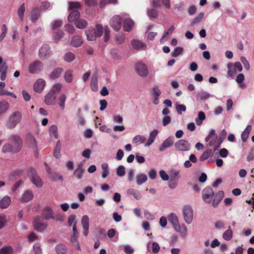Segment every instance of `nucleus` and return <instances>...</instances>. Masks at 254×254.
<instances>
[{"label": "nucleus", "mask_w": 254, "mask_h": 254, "mask_svg": "<svg viewBox=\"0 0 254 254\" xmlns=\"http://www.w3.org/2000/svg\"><path fill=\"white\" fill-rule=\"evenodd\" d=\"M8 140L10 143L5 144L2 148V151L3 153H17L20 151L23 142L20 136L17 134L11 135Z\"/></svg>", "instance_id": "1"}, {"label": "nucleus", "mask_w": 254, "mask_h": 254, "mask_svg": "<svg viewBox=\"0 0 254 254\" xmlns=\"http://www.w3.org/2000/svg\"><path fill=\"white\" fill-rule=\"evenodd\" d=\"M103 33V26L100 24H96L94 28L89 27L85 31L87 39L89 41H95L97 37H101Z\"/></svg>", "instance_id": "2"}, {"label": "nucleus", "mask_w": 254, "mask_h": 254, "mask_svg": "<svg viewBox=\"0 0 254 254\" xmlns=\"http://www.w3.org/2000/svg\"><path fill=\"white\" fill-rule=\"evenodd\" d=\"M22 119V113L19 111H15L8 117L6 126L8 128L13 129L21 123Z\"/></svg>", "instance_id": "3"}, {"label": "nucleus", "mask_w": 254, "mask_h": 254, "mask_svg": "<svg viewBox=\"0 0 254 254\" xmlns=\"http://www.w3.org/2000/svg\"><path fill=\"white\" fill-rule=\"evenodd\" d=\"M27 175L30 178L31 182L37 187L41 188L43 185V183L38 175L35 169L32 167H30L27 170Z\"/></svg>", "instance_id": "4"}, {"label": "nucleus", "mask_w": 254, "mask_h": 254, "mask_svg": "<svg viewBox=\"0 0 254 254\" xmlns=\"http://www.w3.org/2000/svg\"><path fill=\"white\" fill-rule=\"evenodd\" d=\"M128 16V14L126 13L121 14V16L119 15H115L112 17L110 21V26L117 31H119L122 27V17L125 18Z\"/></svg>", "instance_id": "5"}, {"label": "nucleus", "mask_w": 254, "mask_h": 254, "mask_svg": "<svg viewBox=\"0 0 254 254\" xmlns=\"http://www.w3.org/2000/svg\"><path fill=\"white\" fill-rule=\"evenodd\" d=\"M43 68V63L38 60L30 64L28 66L29 72L31 74H38L42 71Z\"/></svg>", "instance_id": "6"}, {"label": "nucleus", "mask_w": 254, "mask_h": 254, "mask_svg": "<svg viewBox=\"0 0 254 254\" xmlns=\"http://www.w3.org/2000/svg\"><path fill=\"white\" fill-rule=\"evenodd\" d=\"M175 148L178 151H188L190 149V144L187 140L180 139L178 140L174 145Z\"/></svg>", "instance_id": "7"}, {"label": "nucleus", "mask_w": 254, "mask_h": 254, "mask_svg": "<svg viewBox=\"0 0 254 254\" xmlns=\"http://www.w3.org/2000/svg\"><path fill=\"white\" fill-rule=\"evenodd\" d=\"M183 213L185 222L188 224L191 223L193 219V210L191 207L189 205L184 206Z\"/></svg>", "instance_id": "8"}, {"label": "nucleus", "mask_w": 254, "mask_h": 254, "mask_svg": "<svg viewBox=\"0 0 254 254\" xmlns=\"http://www.w3.org/2000/svg\"><path fill=\"white\" fill-rule=\"evenodd\" d=\"M33 226L35 230L39 232H44L48 227L47 222L42 223L40 222L39 216H36L32 222Z\"/></svg>", "instance_id": "9"}, {"label": "nucleus", "mask_w": 254, "mask_h": 254, "mask_svg": "<svg viewBox=\"0 0 254 254\" xmlns=\"http://www.w3.org/2000/svg\"><path fill=\"white\" fill-rule=\"evenodd\" d=\"M52 54L50 47L48 45H43L39 50V57L43 60L49 58Z\"/></svg>", "instance_id": "10"}, {"label": "nucleus", "mask_w": 254, "mask_h": 254, "mask_svg": "<svg viewBox=\"0 0 254 254\" xmlns=\"http://www.w3.org/2000/svg\"><path fill=\"white\" fill-rule=\"evenodd\" d=\"M214 196V191L210 187H207L202 190V198L206 203H210Z\"/></svg>", "instance_id": "11"}, {"label": "nucleus", "mask_w": 254, "mask_h": 254, "mask_svg": "<svg viewBox=\"0 0 254 254\" xmlns=\"http://www.w3.org/2000/svg\"><path fill=\"white\" fill-rule=\"evenodd\" d=\"M136 72L141 77H146L148 73V70L146 65L141 63H137L135 66Z\"/></svg>", "instance_id": "12"}, {"label": "nucleus", "mask_w": 254, "mask_h": 254, "mask_svg": "<svg viewBox=\"0 0 254 254\" xmlns=\"http://www.w3.org/2000/svg\"><path fill=\"white\" fill-rule=\"evenodd\" d=\"M169 222L172 224L174 229L177 232L181 230V226L179 224V221L176 215L173 213H170L168 215Z\"/></svg>", "instance_id": "13"}, {"label": "nucleus", "mask_w": 254, "mask_h": 254, "mask_svg": "<svg viewBox=\"0 0 254 254\" xmlns=\"http://www.w3.org/2000/svg\"><path fill=\"white\" fill-rule=\"evenodd\" d=\"M26 143L29 147L31 148L34 152L37 151V145L35 138L31 134H27L26 136Z\"/></svg>", "instance_id": "14"}, {"label": "nucleus", "mask_w": 254, "mask_h": 254, "mask_svg": "<svg viewBox=\"0 0 254 254\" xmlns=\"http://www.w3.org/2000/svg\"><path fill=\"white\" fill-rule=\"evenodd\" d=\"M174 136H169L163 142L162 145L159 148V150L161 152L163 151L165 149L171 147L174 144Z\"/></svg>", "instance_id": "15"}, {"label": "nucleus", "mask_w": 254, "mask_h": 254, "mask_svg": "<svg viewBox=\"0 0 254 254\" xmlns=\"http://www.w3.org/2000/svg\"><path fill=\"white\" fill-rule=\"evenodd\" d=\"M46 85V81L45 80L39 78L37 80L33 85V89L35 92H41Z\"/></svg>", "instance_id": "16"}, {"label": "nucleus", "mask_w": 254, "mask_h": 254, "mask_svg": "<svg viewBox=\"0 0 254 254\" xmlns=\"http://www.w3.org/2000/svg\"><path fill=\"white\" fill-rule=\"evenodd\" d=\"M42 216L46 220L54 219V212L52 209L49 206L45 207L42 212Z\"/></svg>", "instance_id": "17"}, {"label": "nucleus", "mask_w": 254, "mask_h": 254, "mask_svg": "<svg viewBox=\"0 0 254 254\" xmlns=\"http://www.w3.org/2000/svg\"><path fill=\"white\" fill-rule=\"evenodd\" d=\"M41 11L38 7H33L30 14L31 20L32 22H36L41 17Z\"/></svg>", "instance_id": "18"}, {"label": "nucleus", "mask_w": 254, "mask_h": 254, "mask_svg": "<svg viewBox=\"0 0 254 254\" xmlns=\"http://www.w3.org/2000/svg\"><path fill=\"white\" fill-rule=\"evenodd\" d=\"M134 25V21L130 18H125L123 21V27L126 31H130L132 29Z\"/></svg>", "instance_id": "19"}, {"label": "nucleus", "mask_w": 254, "mask_h": 254, "mask_svg": "<svg viewBox=\"0 0 254 254\" xmlns=\"http://www.w3.org/2000/svg\"><path fill=\"white\" fill-rule=\"evenodd\" d=\"M131 44L133 49L136 50H144L147 48V46L145 43L138 40H132Z\"/></svg>", "instance_id": "20"}, {"label": "nucleus", "mask_w": 254, "mask_h": 254, "mask_svg": "<svg viewBox=\"0 0 254 254\" xmlns=\"http://www.w3.org/2000/svg\"><path fill=\"white\" fill-rule=\"evenodd\" d=\"M56 95L50 91L45 96V103L47 105H54L56 98Z\"/></svg>", "instance_id": "21"}, {"label": "nucleus", "mask_w": 254, "mask_h": 254, "mask_svg": "<svg viewBox=\"0 0 254 254\" xmlns=\"http://www.w3.org/2000/svg\"><path fill=\"white\" fill-rule=\"evenodd\" d=\"M33 198V194L31 190H27L22 194L20 201L22 202H27Z\"/></svg>", "instance_id": "22"}, {"label": "nucleus", "mask_w": 254, "mask_h": 254, "mask_svg": "<svg viewBox=\"0 0 254 254\" xmlns=\"http://www.w3.org/2000/svg\"><path fill=\"white\" fill-rule=\"evenodd\" d=\"M223 196L224 192L223 191H219L216 193L212 201V205L214 207H216L218 205Z\"/></svg>", "instance_id": "23"}, {"label": "nucleus", "mask_w": 254, "mask_h": 254, "mask_svg": "<svg viewBox=\"0 0 254 254\" xmlns=\"http://www.w3.org/2000/svg\"><path fill=\"white\" fill-rule=\"evenodd\" d=\"M80 16V12L77 10H72L70 12L68 17L67 20L69 22H72L75 21L79 19Z\"/></svg>", "instance_id": "24"}, {"label": "nucleus", "mask_w": 254, "mask_h": 254, "mask_svg": "<svg viewBox=\"0 0 254 254\" xmlns=\"http://www.w3.org/2000/svg\"><path fill=\"white\" fill-rule=\"evenodd\" d=\"M64 69L61 67L56 68L50 73V78L52 79L58 78L60 77Z\"/></svg>", "instance_id": "25"}, {"label": "nucleus", "mask_w": 254, "mask_h": 254, "mask_svg": "<svg viewBox=\"0 0 254 254\" xmlns=\"http://www.w3.org/2000/svg\"><path fill=\"white\" fill-rule=\"evenodd\" d=\"M128 195H132L137 200L141 199L142 195L140 191L133 189H129L127 190Z\"/></svg>", "instance_id": "26"}, {"label": "nucleus", "mask_w": 254, "mask_h": 254, "mask_svg": "<svg viewBox=\"0 0 254 254\" xmlns=\"http://www.w3.org/2000/svg\"><path fill=\"white\" fill-rule=\"evenodd\" d=\"M11 203V198L7 196H4L0 200V207L2 209L7 208Z\"/></svg>", "instance_id": "27"}, {"label": "nucleus", "mask_w": 254, "mask_h": 254, "mask_svg": "<svg viewBox=\"0 0 254 254\" xmlns=\"http://www.w3.org/2000/svg\"><path fill=\"white\" fill-rule=\"evenodd\" d=\"M9 103L5 101H0V116L4 114L9 108Z\"/></svg>", "instance_id": "28"}, {"label": "nucleus", "mask_w": 254, "mask_h": 254, "mask_svg": "<svg viewBox=\"0 0 254 254\" xmlns=\"http://www.w3.org/2000/svg\"><path fill=\"white\" fill-rule=\"evenodd\" d=\"M158 130L154 129L149 134V137L146 143L145 144V146H149L153 143L154 140L158 134Z\"/></svg>", "instance_id": "29"}, {"label": "nucleus", "mask_w": 254, "mask_h": 254, "mask_svg": "<svg viewBox=\"0 0 254 254\" xmlns=\"http://www.w3.org/2000/svg\"><path fill=\"white\" fill-rule=\"evenodd\" d=\"M148 179L147 176L146 174L143 173H140L136 176V181L138 185H141L147 181Z\"/></svg>", "instance_id": "30"}, {"label": "nucleus", "mask_w": 254, "mask_h": 254, "mask_svg": "<svg viewBox=\"0 0 254 254\" xmlns=\"http://www.w3.org/2000/svg\"><path fill=\"white\" fill-rule=\"evenodd\" d=\"M82 40L79 36H74L71 41V45L74 47H79L82 44Z\"/></svg>", "instance_id": "31"}, {"label": "nucleus", "mask_w": 254, "mask_h": 254, "mask_svg": "<svg viewBox=\"0 0 254 254\" xmlns=\"http://www.w3.org/2000/svg\"><path fill=\"white\" fill-rule=\"evenodd\" d=\"M7 66L6 63H4L0 66V78L1 80H4L6 78Z\"/></svg>", "instance_id": "32"}, {"label": "nucleus", "mask_w": 254, "mask_h": 254, "mask_svg": "<svg viewBox=\"0 0 254 254\" xmlns=\"http://www.w3.org/2000/svg\"><path fill=\"white\" fill-rule=\"evenodd\" d=\"M55 250L57 254H65L67 249L65 245L59 244L56 246Z\"/></svg>", "instance_id": "33"}, {"label": "nucleus", "mask_w": 254, "mask_h": 254, "mask_svg": "<svg viewBox=\"0 0 254 254\" xmlns=\"http://www.w3.org/2000/svg\"><path fill=\"white\" fill-rule=\"evenodd\" d=\"M76 28L80 29L85 28L87 26V22L84 19H78L74 22Z\"/></svg>", "instance_id": "34"}, {"label": "nucleus", "mask_w": 254, "mask_h": 254, "mask_svg": "<svg viewBox=\"0 0 254 254\" xmlns=\"http://www.w3.org/2000/svg\"><path fill=\"white\" fill-rule=\"evenodd\" d=\"M252 126L251 125H248L241 134V138L243 142H246L247 141Z\"/></svg>", "instance_id": "35"}, {"label": "nucleus", "mask_w": 254, "mask_h": 254, "mask_svg": "<svg viewBox=\"0 0 254 254\" xmlns=\"http://www.w3.org/2000/svg\"><path fill=\"white\" fill-rule=\"evenodd\" d=\"M175 29V27L174 25H172L171 27L169 29L168 31L164 34L162 38L160 39L161 43H164L166 40L171 36L172 33L173 31Z\"/></svg>", "instance_id": "36"}, {"label": "nucleus", "mask_w": 254, "mask_h": 254, "mask_svg": "<svg viewBox=\"0 0 254 254\" xmlns=\"http://www.w3.org/2000/svg\"><path fill=\"white\" fill-rule=\"evenodd\" d=\"M61 144L60 140L57 141L56 147L54 151V156L56 158L58 159L61 157Z\"/></svg>", "instance_id": "37"}, {"label": "nucleus", "mask_w": 254, "mask_h": 254, "mask_svg": "<svg viewBox=\"0 0 254 254\" xmlns=\"http://www.w3.org/2000/svg\"><path fill=\"white\" fill-rule=\"evenodd\" d=\"M63 23V21L61 19L53 20L51 22V28L52 30H56L61 27Z\"/></svg>", "instance_id": "38"}, {"label": "nucleus", "mask_w": 254, "mask_h": 254, "mask_svg": "<svg viewBox=\"0 0 254 254\" xmlns=\"http://www.w3.org/2000/svg\"><path fill=\"white\" fill-rule=\"evenodd\" d=\"M76 224V222L75 221L74 225H73V228H72L73 234L71 235V238H70V242L71 243L75 242L76 241H77V238L79 236V233L77 231Z\"/></svg>", "instance_id": "39"}, {"label": "nucleus", "mask_w": 254, "mask_h": 254, "mask_svg": "<svg viewBox=\"0 0 254 254\" xmlns=\"http://www.w3.org/2000/svg\"><path fill=\"white\" fill-rule=\"evenodd\" d=\"M49 133L51 136L57 139L59 137L58 127L55 125H52L49 128Z\"/></svg>", "instance_id": "40"}, {"label": "nucleus", "mask_w": 254, "mask_h": 254, "mask_svg": "<svg viewBox=\"0 0 254 254\" xmlns=\"http://www.w3.org/2000/svg\"><path fill=\"white\" fill-rule=\"evenodd\" d=\"M223 238L226 241H230L233 237V232L231 227H228V230L224 232L222 235Z\"/></svg>", "instance_id": "41"}, {"label": "nucleus", "mask_w": 254, "mask_h": 254, "mask_svg": "<svg viewBox=\"0 0 254 254\" xmlns=\"http://www.w3.org/2000/svg\"><path fill=\"white\" fill-rule=\"evenodd\" d=\"M204 16V13L201 12L199 13L196 16H195L192 20L191 25H194L199 23L203 19Z\"/></svg>", "instance_id": "42"}, {"label": "nucleus", "mask_w": 254, "mask_h": 254, "mask_svg": "<svg viewBox=\"0 0 254 254\" xmlns=\"http://www.w3.org/2000/svg\"><path fill=\"white\" fill-rule=\"evenodd\" d=\"M205 119V114L203 112H199L197 117L195 118V121L197 125H201L203 120Z\"/></svg>", "instance_id": "43"}, {"label": "nucleus", "mask_w": 254, "mask_h": 254, "mask_svg": "<svg viewBox=\"0 0 254 254\" xmlns=\"http://www.w3.org/2000/svg\"><path fill=\"white\" fill-rule=\"evenodd\" d=\"M66 99V96L64 93H62L59 97L58 104L62 110H64L65 108Z\"/></svg>", "instance_id": "44"}, {"label": "nucleus", "mask_w": 254, "mask_h": 254, "mask_svg": "<svg viewBox=\"0 0 254 254\" xmlns=\"http://www.w3.org/2000/svg\"><path fill=\"white\" fill-rule=\"evenodd\" d=\"M110 54L113 59L119 60L121 59V56L119 51L116 49H112L110 51Z\"/></svg>", "instance_id": "45"}, {"label": "nucleus", "mask_w": 254, "mask_h": 254, "mask_svg": "<svg viewBox=\"0 0 254 254\" xmlns=\"http://www.w3.org/2000/svg\"><path fill=\"white\" fill-rule=\"evenodd\" d=\"M75 55L73 53L68 52L64 55V59L65 62L70 63L75 59Z\"/></svg>", "instance_id": "46"}, {"label": "nucleus", "mask_w": 254, "mask_h": 254, "mask_svg": "<svg viewBox=\"0 0 254 254\" xmlns=\"http://www.w3.org/2000/svg\"><path fill=\"white\" fill-rule=\"evenodd\" d=\"M161 94V92L159 88L158 85H154L151 90V94L152 97H159Z\"/></svg>", "instance_id": "47"}, {"label": "nucleus", "mask_w": 254, "mask_h": 254, "mask_svg": "<svg viewBox=\"0 0 254 254\" xmlns=\"http://www.w3.org/2000/svg\"><path fill=\"white\" fill-rule=\"evenodd\" d=\"M64 78L67 83H70L72 81V71L71 70H66L64 74Z\"/></svg>", "instance_id": "48"}, {"label": "nucleus", "mask_w": 254, "mask_h": 254, "mask_svg": "<svg viewBox=\"0 0 254 254\" xmlns=\"http://www.w3.org/2000/svg\"><path fill=\"white\" fill-rule=\"evenodd\" d=\"M53 6V4L51 3L49 1H44L41 3L40 6V10L45 11L48 9H51Z\"/></svg>", "instance_id": "49"}, {"label": "nucleus", "mask_w": 254, "mask_h": 254, "mask_svg": "<svg viewBox=\"0 0 254 254\" xmlns=\"http://www.w3.org/2000/svg\"><path fill=\"white\" fill-rule=\"evenodd\" d=\"M175 107L177 113L179 115H181L183 112L186 110V106L184 104H180L179 102L176 103Z\"/></svg>", "instance_id": "50"}, {"label": "nucleus", "mask_w": 254, "mask_h": 254, "mask_svg": "<svg viewBox=\"0 0 254 254\" xmlns=\"http://www.w3.org/2000/svg\"><path fill=\"white\" fill-rule=\"evenodd\" d=\"M25 11V4L22 3L19 6V7L18 8V10H17V13H18V16L21 21H23Z\"/></svg>", "instance_id": "51"}, {"label": "nucleus", "mask_w": 254, "mask_h": 254, "mask_svg": "<svg viewBox=\"0 0 254 254\" xmlns=\"http://www.w3.org/2000/svg\"><path fill=\"white\" fill-rule=\"evenodd\" d=\"M184 49L181 47H177L171 53V56L174 58H177L181 55L183 52Z\"/></svg>", "instance_id": "52"}, {"label": "nucleus", "mask_w": 254, "mask_h": 254, "mask_svg": "<svg viewBox=\"0 0 254 254\" xmlns=\"http://www.w3.org/2000/svg\"><path fill=\"white\" fill-rule=\"evenodd\" d=\"M62 87L63 85L61 83H57L53 86L50 91L52 92L54 94H56V93H59L61 91Z\"/></svg>", "instance_id": "53"}, {"label": "nucleus", "mask_w": 254, "mask_h": 254, "mask_svg": "<svg viewBox=\"0 0 254 254\" xmlns=\"http://www.w3.org/2000/svg\"><path fill=\"white\" fill-rule=\"evenodd\" d=\"M13 249L11 246H7L0 250V254H13Z\"/></svg>", "instance_id": "54"}, {"label": "nucleus", "mask_w": 254, "mask_h": 254, "mask_svg": "<svg viewBox=\"0 0 254 254\" xmlns=\"http://www.w3.org/2000/svg\"><path fill=\"white\" fill-rule=\"evenodd\" d=\"M118 0H101L99 3V6L101 8H103L106 5L108 4H117Z\"/></svg>", "instance_id": "55"}, {"label": "nucleus", "mask_w": 254, "mask_h": 254, "mask_svg": "<svg viewBox=\"0 0 254 254\" xmlns=\"http://www.w3.org/2000/svg\"><path fill=\"white\" fill-rule=\"evenodd\" d=\"M212 154L211 149H208L205 151L200 156L199 160L200 161H203L207 159Z\"/></svg>", "instance_id": "56"}, {"label": "nucleus", "mask_w": 254, "mask_h": 254, "mask_svg": "<svg viewBox=\"0 0 254 254\" xmlns=\"http://www.w3.org/2000/svg\"><path fill=\"white\" fill-rule=\"evenodd\" d=\"M64 33L63 31L59 30L55 32L53 35V39L55 42L59 41L64 36Z\"/></svg>", "instance_id": "57"}, {"label": "nucleus", "mask_w": 254, "mask_h": 254, "mask_svg": "<svg viewBox=\"0 0 254 254\" xmlns=\"http://www.w3.org/2000/svg\"><path fill=\"white\" fill-rule=\"evenodd\" d=\"M146 140V138L145 137L140 135H135L132 139V143H137L138 142H140L141 143H144L145 141Z\"/></svg>", "instance_id": "58"}, {"label": "nucleus", "mask_w": 254, "mask_h": 254, "mask_svg": "<svg viewBox=\"0 0 254 254\" xmlns=\"http://www.w3.org/2000/svg\"><path fill=\"white\" fill-rule=\"evenodd\" d=\"M197 96L201 100H206L210 97V94L206 91H202L198 93Z\"/></svg>", "instance_id": "59"}, {"label": "nucleus", "mask_w": 254, "mask_h": 254, "mask_svg": "<svg viewBox=\"0 0 254 254\" xmlns=\"http://www.w3.org/2000/svg\"><path fill=\"white\" fill-rule=\"evenodd\" d=\"M227 68H228L227 74L229 76H232L236 73V70L234 68L233 64L232 63H230L227 64Z\"/></svg>", "instance_id": "60"}, {"label": "nucleus", "mask_w": 254, "mask_h": 254, "mask_svg": "<svg viewBox=\"0 0 254 254\" xmlns=\"http://www.w3.org/2000/svg\"><path fill=\"white\" fill-rule=\"evenodd\" d=\"M120 248H124V251L127 254H132L134 253V249L128 245H125V246H120Z\"/></svg>", "instance_id": "61"}, {"label": "nucleus", "mask_w": 254, "mask_h": 254, "mask_svg": "<svg viewBox=\"0 0 254 254\" xmlns=\"http://www.w3.org/2000/svg\"><path fill=\"white\" fill-rule=\"evenodd\" d=\"M81 224L83 228L89 227V217L87 215H84L81 219Z\"/></svg>", "instance_id": "62"}, {"label": "nucleus", "mask_w": 254, "mask_h": 254, "mask_svg": "<svg viewBox=\"0 0 254 254\" xmlns=\"http://www.w3.org/2000/svg\"><path fill=\"white\" fill-rule=\"evenodd\" d=\"M125 38L123 34H119L115 37V41L118 44H122L124 43Z\"/></svg>", "instance_id": "63"}, {"label": "nucleus", "mask_w": 254, "mask_h": 254, "mask_svg": "<svg viewBox=\"0 0 254 254\" xmlns=\"http://www.w3.org/2000/svg\"><path fill=\"white\" fill-rule=\"evenodd\" d=\"M33 250L36 254H41L42 253L41 245L39 243H36L34 244Z\"/></svg>", "instance_id": "64"}]
</instances>
